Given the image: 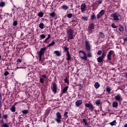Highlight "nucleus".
<instances>
[{
    "label": "nucleus",
    "instance_id": "obj_29",
    "mask_svg": "<svg viewBox=\"0 0 127 127\" xmlns=\"http://www.w3.org/2000/svg\"><path fill=\"white\" fill-rule=\"evenodd\" d=\"M110 125H111V126H116L117 125V122L116 121V120H114L113 122H111L110 123Z\"/></svg>",
    "mask_w": 127,
    "mask_h": 127
},
{
    "label": "nucleus",
    "instance_id": "obj_7",
    "mask_svg": "<svg viewBox=\"0 0 127 127\" xmlns=\"http://www.w3.org/2000/svg\"><path fill=\"white\" fill-rule=\"evenodd\" d=\"M105 57H106V54H105V52H103V53L102 54L101 56L97 58V61L98 63H102V62H103V60H104Z\"/></svg>",
    "mask_w": 127,
    "mask_h": 127
},
{
    "label": "nucleus",
    "instance_id": "obj_62",
    "mask_svg": "<svg viewBox=\"0 0 127 127\" xmlns=\"http://www.w3.org/2000/svg\"><path fill=\"white\" fill-rule=\"evenodd\" d=\"M20 68H22V67H17V68L16 69H20Z\"/></svg>",
    "mask_w": 127,
    "mask_h": 127
},
{
    "label": "nucleus",
    "instance_id": "obj_47",
    "mask_svg": "<svg viewBox=\"0 0 127 127\" xmlns=\"http://www.w3.org/2000/svg\"><path fill=\"white\" fill-rule=\"evenodd\" d=\"M49 40V39H48V38H46L45 41H44V43H47V44H48L49 42H47V41Z\"/></svg>",
    "mask_w": 127,
    "mask_h": 127
},
{
    "label": "nucleus",
    "instance_id": "obj_48",
    "mask_svg": "<svg viewBox=\"0 0 127 127\" xmlns=\"http://www.w3.org/2000/svg\"><path fill=\"white\" fill-rule=\"evenodd\" d=\"M21 62H22V61L20 59H18L17 60V63H18V64H19L21 63Z\"/></svg>",
    "mask_w": 127,
    "mask_h": 127
},
{
    "label": "nucleus",
    "instance_id": "obj_57",
    "mask_svg": "<svg viewBox=\"0 0 127 127\" xmlns=\"http://www.w3.org/2000/svg\"><path fill=\"white\" fill-rule=\"evenodd\" d=\"M1 124H3V120L2 119V120L0 121Z\"/></svg>",
    "mask_w": 127,
    "mask_h": 127
},
{
    "label": "nucleus",
    "instance_id": "obj_46",
    "mask_svg": "<svg viewBox=\"0 0 127 127\" xmlns=\"http://www.w3.org/2000/svg\"><path fill=\"white\" fill-rule=\"evenodd\" d=\"M13 26H16V25H17V21H14L13 23Z\"/></svg>",
    "mask_w": 127,
    "mask_h": 127
},
{
    "label": "nucleus",
    "instance_id": "obj_8",
    "mask_svg": "<svg viewBox=\"0 0 127 127\" xmlns=\"http://www.w3.org/2000/svg\"><path fill=\"white\" fill-rule=\"evenodd\" d=\"M57 84H56V83H54L53 84V88H52V91L53 92V93H54L55 94H56V93H57Z\"/></svg>",
    "mask_w": 127,
    "mask_h": 127
},
{
    "label": "nucleus",
    "instance_id": "obj_31",
    "mask_svg": "<svg viewBox=\"0 0 127 127\" xmlns=\"http://www.w3.org/2000/svg\"><path fill=\"white\" fill-rule=\"evenodd\" d=\"M68 90V86H65L64 89H63V93L64 94L65 92H66Z\"/></svg>",
    "mask_w": 127,
    "mask_h": 127
},
{
    "label": "nucleus",
    "instance_id": "obj_6",
    "mask_svg": "<svg viewBox=\"0 0 127 127\" xmlns=\"http://www.w3.org/2000/svg\"><path fill=\"white\" fill-rule=\"evenodd\" d=\"M47 50V48L44 47L41 48L40 51L39 52L38 56L39 57H42L43 55H44V53Z\"/></svg>",
    "mask_w": 127,
    "mask_h": 127
},
{
    "label": "nucleus",
    "instance_id": "obj_64",
    "mask_svg": "<svg viewBox=\"0 0 127 127\" xmlns=\"http://www.w3.org/2000/svg\"><path fill=\"white\" fill-rule=\"evenodd\" d=\"M87 127H91V126H87Z\"/></svg>",
    "mask_w": 127,
    "mask_h": 127
},
{
    "label": "nucleus",
    "instance_id": "obj_26",
    "mask_svg": "<svg viewBox=\"0 0 127 127\" xmlns=\"http://www.w3.org/2000/svg\"><path fill=\"white\" fill-rule=\"evenodd\" d=\"M118 102H114L113 103V108H118Z\"/></svg>",
    "mask_w": 127,
    "mask_h": 127
},
{
    "label": "nucleus",
    "instance_id": "obj_1",
    "mask_svg": "<svg viewBox=\"0 0 127 127\" xmlns=\"http://www.w3.org/2000/svg\"><path fill=\"white\" fill-rule=\"evenodd\" d=\"M85 49L87 52V57L92 58V54H91V45L89 41L85 40Z\"/></svg>",
    "mask_w": 127,
    "mask_h": 127
},
{
    "label": "nucleus",
    "instance_id": "obj_53",
    "mask_svg": "<svg viewBox=\"0 0 127 127\" xmlns=\"http://www.w3.org/2000/svg\"><path fill=\"white\" fill-rule=\"evenodd\" d=\"M2 98H1V93H0V102H1Z\"/></svg>",
    "mask_w": 127,
    "mask_h": 127
},
{
    "label": "nucleus",
    "instance_id": "obj_22",
    "mask_svg": "<svg viewBox=\"0 0 127 127\" xmlns=\"http://www.w3.org/2000/svg\"><path fill=\"white\" fill-rule=\"evenodd\" d=\"M62 8H63V9H64V10H67V9L69 8V7L66 5H63Z\"/></svg>",
    "mask_w": 127,
    "mask_h": 127
},
{
    "label": "nucleus",
    "instance_id": "obj_52",
    "mask_svg": "<svg viewBox=\"0 0 127 127\" xmlns=\"http://www.w3.org/2000/svg\"><path fill=\"white\" fill-rule=\"evenodd\" d=\"M42 77L43 78H44V79H46L47 78V77L46 76V75L45 74L42 75Z\"/></svg>",
    "mask_w": 127,
    "mask_h": 127
},
{
    "label": "nucleus",
    "instance_id": "obj_16",
    "mask_svg": "<svg viewBox=\"0 0 127 127\" xmlns=\"http://www.w3.org/2000/svg\"><path fill=\"white\" fill-rule=\"evenodd\" d=\"M21 112L22 113L23 115H24V116H26V115H27V114H29V110H24L22 111Z\"/></svg>",
    "mask_w": 127,
    "mask_h": 127
},
{
    "label": "nucleus",
    "instance_id": "obj_28",
    "mask_svg": "<svg viewBox=\"0 0 127 127\" xmlns=\"http://www.w3.org/2000/svg\"><path fill=\"white\" fill-rule=\"evenodd\" d=\"M95 104L96 106H100V105H101V100H96L95 102Z\"/></svg>",
    "mask_w": 127,
    "mask_h": 127
},
{
    "label": "nucleus",
    "instance_id": "obj_40",
    "mask_svg": "<svg viewBox=\"0 0 127 127\" xmlns=\"http://www.w3.org/2000/svg\"><path fill=\"white\" fill-rule=\"evenodd\" d=\"M82 121L84 122L85 126H88V123H87V120L85 119H82Z\"/></svg>",
    "mask_w": 127,
    "mask_h": 127
},
{
    "label": "nucleus",
    "instance_id": "obj_63",
    "mask_svg": "<svg viewBox=\"0 0 127 127\" xmlns=\"http://www.w3.org/2000/svg\"><path fill=\"white\" fill-rule=\"evenodd\" d=\"M0 60H1V56H0Z\"/></svg>",
    "mask_w": 127,
    "mask_h": 127
},
{
    "label": "nucleus",
    "instance_id": "obj_11",
    "mask_svg": "<svg viewBox=\"0 0 127 127\" xmlns=\"http://www.w3.org/2000/svg\"><path fill=\"white\" fill-rule=\"evenodd\" d=\"M104 14H105V10L102 9L98 13L97 18H98V19H100V17H101V16H103Z\"/></svg>",
    "mask_w": 127,
    "mask_h": 127
},
{
    "label": "nucleus",
    "instance_id": "obj_49",
    "mask_svg": "<svg viewBox=\"0 0 127 127\" xmlns=\"http://www.w3.org/2000/svg\"><path fill=\"white\" fill-rule=\"evenodd\" d=\"M101 54H102V51H99L97 53V55H98V56H100Z\"/></svg>",
    "mask_w": 127,
    "mask_h": 127
},
{
    "label": "nucleus",
    "instance_id": "obj_33",
    "mask_svg": "<svg viewBox=\"0 0 127 127\" xmlns=\"http://www.w3.org/2000/svg\"><path fill=\"white\" fill-rule=\"evenodd\" d=\"M7 118H8V116L7 115H4L3 114V116L2 119H3L4 120H5V121H6V119H7Z\"/></svg>",
    "mask_w": 127,
    "mask_h": 127
},
{
    "label": "nucleus",
    "instance_id": "obj_35",
    "mask_svg": "<svg viewBox=\"0 0 127 127\" xmlns=\"http://www.w3.org/2000/svg\"><path fill=\"white\" fill-rule=\"evenodd\" d=\"M44 13L42 12H40L38 14V16H39L40 17H43V15H44Z\"/></svg>",
    "mask_w": 127,
    "mask_h": 127
},
{
    "label": "nucleus",
    "instance_id": "obj_20",
    "mask_svg": "<svg viewBox=\"0 0 127 127\" xmlns=\"http://www.w3.org/2000/svg\"><path fill=\"white\" fill-rule=\"evenodd\" d=\"M64 50L65 53H66V54L69 53V48H68L66 46H64Z\"/></svg>",
    "mask_w": 127,
    "mask_h": 127
},
{
    "label": "nucleus",
    "instance_id": "obj_41",
    "mask_svg": "<svg viewBox=\"0 0 127 127\" xmlns=\"http://www.w3.org/2000/svg\"><path fill=\"white\" fill-rule=\"evenodd\" d=\"M2 127H9V126L7 125L6 123L3 124L2 126Z\"/></svg>",
    "mask_w": 127,
    "mask_h": 127
},
{
    "label": "nucleus",
    "instance_id": "obj_24",
    "mask_svg": "<svg viewBox=\"0 0 127 127\" xmlns=\"http://www.w3.org/2000/svg\"><path fill=\"white\" fill-rule=\"evenodd\" d=\"M91 20H94L95 19H96V15H95L94 13H92V14L91 16L90 17Z\"/></svg>",
    "mask_w": 127,
    "mask_h": 127
},
{
    "label": "nucleus",
    "instance_id": "obj_45",
    "mask_svg": "<svg viewBox=\"0 0 127 127\" xmlns=\"http://www.w3.org/2000/svg\"><path fill=\"white\" fill-rule=\"evenodd\" d=\"M111 27H112V28H117V26H116V24H115V23L112 24Z\"/></svg>",
    "mask_w": 127,
    "mask_h": 127
},
{
    "label": "nucleus",
    "instance_id": "obj_43",
    "mask_svg": "<svg viewBox=\"0 0 127 127\" xmlns=\"http://www.w3.org/2000/svg\"><path fill=\"white\" fill-rule=\"evenodd\" d=\"M40 83H41V84H43V83H44V79L41 77L40 78Z\"/></svg>",
    "mask_w": 127,
    "mask_h": 127
},
{
    "label": "nucleus",
    "instance_id": "obj_36",
    "mask_svg": "<svg viewBox=\"0 0 127 127\" xmlns=\"http://www.w3.org/2000/svg\"><path fill=\"white\" fill-rule=\"evenodd\" d=\"M10 110L11 111V112H12V113H14V112H15V107L12 106V107H11Z\"/></svg>",
    "mask_w": 127,
    "mask_h": 127
},
{
    "label": "nucleus",
    "instance_id": "obj_30",
    "mask_svg": "<svg viewBox=\"0 0 127 127\" xmlns=\"http://www.w3.org/2000/svg\"><path fill=\"white\" fill-rule=\"evenodd\" d=\"M54 44H55V42L53 41L51 43L47 45V47H51V46H53Z\"/></svg>",
    "mask_w": 127,
    "mask_h": 127
},
{
    "label": "nucleus",
    "instance_id": "obj_50",
    "mask_svg": "<svg viewBox=\"0 0 127 127\" xmlns=\"http://www.w3.org/2000/svg\"><path fill=\"white\" fill-rule=\"evenodd\" d=\"M9 73L8 72V71H5L4 73V75L5 76H7V75H9Z\"/></svg>",
    "mask_w": 127,
    "mask_h": 127
},
{
    "label": "nucleus",
    "instance_id": "obj_59",
    "mask_svg": "<svg viewBox=\"0 0 127 127\" xmlns=\"http://www.w3.org/2000/svg\"><path fill=\"white\" fill-rule=\"evenodd\" d=\"M125 77H126V78H127V72L126 73Z\"/></svg>",
    "mask_w": 127,
    "mask_h": 127
},
{
    "label": "nucleus",
    "instance_id": "obj_14",
    "mask_svg": "<svg viewBox=\"0 0 127 127\" xmlns=\"http://www.w3.org/2000/svg\"><path fill=\"white\" fill-rule=\"evenodd\" d=\"M82 103H83V102H82L81 100H77L75 102V106H76V107H80V106H81V105H82Z\"/></svg>",
    "mask_w": 127,
    "mask_h": 127
},
{
    "label": "nucleus",
    "instance_id": "obj_58",
    "mask_svg": "<svg viewBox=\"0 0 127 127\" xmlns=\"http://www.w3.org/2000/svg\"><path fill=\"white\" fill-rule=\"evenodd\" d=\"M0 108H1V101H0Z\"/></svg>",
    "mask_w": 127,
    "mask_h": 127
},
{
    "label": "nucleus",
    "instance_id": "obj_10",
    "mask_svg": "<svg viewBox=\"0 0 127 127\" xmlns=\"http://www.w3.org/2000/svg\"><path fill=\"white\" fill-rule=\"evenodd\" d=\"M114 51H110L109 52V53L107 55V58H108V60H109L110 61H111V60H112L111 56H112V55H113V54H114Z\"/></svg>",
    "mask_w": 127,
    "mask_h": 127
},
{
    "label": "nucleus",
    "instance_id": "obj_44",
    "mask_svg": "<svg viewBox=\"0 0 127 127\" xmlns=\"http://www.w3.org/2000/svg\"><path fill=\"white\" fill-rule=\"evenodd\" d=\"M40 38H42V39H44L45 38L46 36L44 34H42L40 36Z\"/></svg>",
    "mask_w": 127,
    "mask_h": 127
},
{
    "label": "nucleus",
    "instance_id": "obj_5",
    "mask_svg": "<svg viewBox=\"0 0 127 127\" xmlns=\"http://www.w3.org/2000/svg\"><path fill=\"white\" fill-rule=\"evenodd\" d=\"M85 106L86 107V108H88L89 111H91V112H93L95 109V107H94V105H93V104L91 103H86Z\"/></svg>",
    "mask_w": 127,
    "mask_h": 127
},
{
    "label": "nucleus",
    "instance_id": "obj_23",
    "mask_svg": "<svg viewBox=\"0 0 127 127\" xmlns=\"http://www.w3.org/2000/svg\"><path fill=\"white\" fill-rule=\"evenodd\" d=\"M119 30L121 32L124 31V26H123V25L122 24L119 25Z\"/></svg>",
    "mask_w": 127,
    "mask_h": 127
},
{
    "label": "nucleus",
    "instance_id": "obj_25",
    "mask_svg": "<svg viewBox=\"0 0 127 127\" xmlns=\"http://www.w3.org/2000/svg\"><path fill=\"white\" fill-rule=\"evenodd\" d=\"M39 27L41 29H43V28H44V24H43V23H40L39 25Z\"/></svg>",
    "mask_w": 127,
    "mask_h": 127
},
{
    "label": "nucleus",
    "instance_id": "obj_37",
    "mask_svg": "<svg viewBox=\"0 0 127 127\" xmlns=\"http://www.w3.org/2000/svg\"><path fill=\"white\" fill-rule=\"evenodd\" d=\"M99 35H100V37H101V38H104V37H105V34H104V33H103V32H100Z\"/></svg>",
    "mask_w": 127,
    "mask_h": 127
},
{
    "label": "nucleus",
    "instance_id": "obj_27",
    "mask_svg": "<svg viewBox=\"0 0 127 127\" xmlns=\"http://www.w3.org/2000/svg\"><path fill=\"white\" fill-rule=\"evenodd\" d=\"M106 90L108 93H110L111 91H112V88L109 86H107L106 88Z\"/></svg>",
    "mask_w": 127,
    "mask_h": 127
},
{
    "label": "nucleus",
    "instance_id": "obj_38",
    "mask_svg": "<svg viewBox=\"0 0 127 127\" xmlns=\"http://www.w3.org/2000/svg\"><path fill=\"white\" fill-rule=\"evenodd\" d=\"M73 14L72 13H68L67 14V17L68 18H71Z\"/></svg>",
    "mask_w": 127,
    "mask_h": 127
},
{
    "label": "nucleus",
    "instance_id": "obj_55",
    "mask_svg": "<svg viewBox=\"0 0 127 127\" xmlns=\"http://www.w3.org/2000/svg\"><path fill=\"white\" fill-rule=\"evenodd\" d=\"M42 58V57H39V61H42V59H41Z\"/></svg>",
    "mask_w": 127,
    "mask_h": 127
},
{
    "label": "nucleus",
    "instance_id": "obj_56",
    "mask_svg": "<svg viewBox=\"0 0 127 127\" xmlns=\"http://www.w3.org/2000/svg\"><path fill=\"white\" fill-rule=\"evenodd\" d=\"M51 37V36H50V34H49V35H48L47 38H48V39H49Z\"/></svg>",
    "mask_w": 127,
    "mask_h": 127
},
{
    "label": "nucleus",
    "instance_id": "obj_13",
    "mask_svg": "<svg viewBox=\"0 0 127 127\" xmlns=\"http://www.w3.org/2000/svg\"><path fill=\"white\" fill-rule=\"evenodd\" d=\"M81 10L82 12L86 10V4L85 3H82L81 5Z\"/></svg>",
    "mask_w": 127,
    "mask_h": 127
},
{
    "label": "nucleus",
    "instance_id": "obj_12",
    "mask_svg": "<svg viewBox=\"0 0 127 127\" xmlns=\"http://www.w3.org/2000/svg\"><path fill=\"white\" fill-rule=\"evenodd\" d=\"M92 29H95V24H94L93 23H91L89 24L88 26V30L89 32L91 31V30H92Z\"/></svg>",
    "mask_w": 127,
    "mask_h": 127
},
{
    "label": "nucleus",
    "instance_id": "obj_19",
    "mask_svg": "<svg viewBox=\"0 0 127 127\" xmlns=\"http://www.w3.org/2000/svg\"><path fill=\"white\" fill-rule=\"evenodd\" d=\"M50 16H51V18H53L54 17H55L56 16V13H55V12H53L52 13H50L49 14Z\"/></svg>",
    "mask_w": 127,
    "mask_h": 127
},
{
    "label": "nucleus",
    "instance_id": "obj_42",
    "mask_svg": "<svg viewBox=\"0 0 127 127\" xmlns=\"http://www.w3.org/2000/svg\"><path fill=\"white\" fill-rule=\"evenodd\" d=\"M68 115V112H65L64 113V117L66 119H67V118L68 117V115Z\"/></svg>",
    "mask_w": 127,
    "mask_h": 127
},
{
    "label": "nucleus",
    "instance_id": "obj_4",
    "mask_svg": "<svg viewBox=\"0 0 127 127\" xmlns=\"http://www.w3.org/2000/svg\"><path fill=\"white\" fill-rule=\"evenodd\" d=\"M110 16L111 17H113L114 18V20L118 21V20H120L119 16H121V15H118V12H115L114 13L111 14Z\"/></svg>",
    "mask_w": 127,
    "mask_h": 127
},
{
    "label": "nucleus",
    "instance_id": "obj_17",
    "mask_svg": "<svg viewBox=\"0 0 127 127\" xmlns=\"http://www.w3.org/2000/svg\"><path fill=\"white\" fill-rule=\"evenodd\" d=\"M66 56H67V61H70V60H71V55H70V53L66 54Z\"/></svg>",
    "mask_w": 127,
    "mask_h": 127
},
{
    "label": "nucleus",
    "instance_id": "obj_34",
    "mask_svg": "<svg viewBox=\"0 0 127 127\" xmlns=\"http://www.w3.org/2000/svg\"><path fill=\"white\" fill-rule=\"evenodd\" d=\"M4 5H5V3L3 1H1L0 3V6L1 7H3V6H4Z\"/></svg>",
    "mask_w": 127,
    "mask_h": 127
},
{
    "label": "nucleus",
    "instance_id": "obj_9",
    "mask_svg": "<svg viewBox=\"0 0 127 127\" xmlns=\"http://www.w3.org/2000/svg\"><path fill=\"white\" fill-rule=\"evenodd\" d=\"M79 52L80 53H82V54L83 55V57H81V58L83 59V60H85V61H87L88 59H87V55L86 54V53L83 51H80Z\"/></svg>",
    "mask_w": 127,
    "mask_h": 127
},
{
    "label": "nucleus",
    "instance_id": "obj_2",
    "mask_svg": "<svg viewBox=\"0 0 127 127\" xmlns=\"http://www.w3.org/2000/svg\"><path fill=\"white\" fill-rule=\"evenodd\" d=\"M66 33L67 34V41H69V40H70L71 39H73L74 38L73 37V35L74 34V30L72 29H69L67 32Z\"/></svg>",
    "mask_w": 127,
    "mask_h": 127
},
{
    "label": "nucleus",
    "instance_id": "obj_39",
    "mask_svg": "<svg viewBox=\"0 0 127 127\" xmlns=\"http://www.w3.org/2000/svg\"><path fill=\"white\" fill-rule=\"evenodd\" d=\"M64 82L67 83V84H69V81H68V76H66L65 78L64 79Z\"/></svg>",
    "mask_w": 127,
    "mask_h": 127
},
{
    "label": "nucleus",
    "instance_id": "obj_15",
    "mask_svg": "<svg viewBox=\"0 0 127 127\" xmlns=\"http://www.w3.org/2000/svg\"><path fill=\"white\" fill-rule=\"evenodd\" d=\"M115 99L116 100V101H119L120 102V101H121L122 99V97L120 94H118L115 96Z\"/></svg>",
    "mask_w": 127,
    "mask_h": 127
},
{
    "label": "nucleus",
    "instance_id": "obj_54",
    "mask_svg": "<svg viewBox=\"0 0 127 127\" xmlns=\"http://www.w3.org/2000/svg\"><path fill=\"white\" fill-rule=\"evenodd\" d=\"M123 40H124V42H126V41H127V38H124Z\"/></svg>",
    "mask_w": 127,
    "mask_h": 127
},
{
    "label": "nucleus",
    "instance_id": "obj_32",
    "mask_svg": "<svg viewBox=\"0 0 127 127\" xmlns=\"http://www.w3.org/2000/svg\"><path fill=\"white\" fill-rule=\"evenodd\" d=\"M81 19H82L84 21H88V17H87L86 16L81 17Z\"/></svg>",
    "mask_w": 127,
    "mask_h": 127
},
{
    "label": "nucleus",
    "instance_id": "obj_61",
    "mask_svg": "<svg viewBox=\"0 0 127 127\" xmlns=\"http://www.w3.org/2000/svg\"><path fill=\"white\" fill-rule=\"evenodd\" d=\"M0 119H1V114L0 113Z\"/></svg>",
    "mask_w": 127,
    "mask_h": 127
},
{
    "label": "nucleus",
    "instance_id": "obj_21",
    "mask_svg": "<svg viewBox=\"0 0 127 127\" xmlns=\"http://www.w3.org/2000/svg\"><path fill=\"white\" fill-rule=\"evenodd\" d=\"M94 87L95 89H99V88L100 87V84L99 83V82H96L94 84Z\"/></svg>",
    "mask_w": 127,
    "mask_h": 127
},
{
    "label": "nucleus",
    "instance_id": "obj_60",
    "mask_svg": "<svg viewBox=\"0 0 127 127\" xmlns=\"http://www.w3.org/2000/svg\"><path fill=\"white\" fill-rule=\"evenodd\" d=\"M124 127H127V124H126L125 126Z\"/></svg>",
    "mask_w": 127,
    "mask_h": 127
},
{
    "label": "nucleus",
    "instance_id": "obj_18",
    "mask_svg": "<svg viewBox=\"0 0 127 127\" xmlns=\"http://www.w3.org/2000/svg\"><path fill=\"white\" fill-rule=\"evenodd\" d=\"M54 53L56 54L57 56L58 57L61 56V53L59 52V51H55Z\"/></svg>",
    "mask_w": 127,
    "mask_h": 127
},
{
    "label": "nucleus",
    "instance_id": "obj_3",
    "mask_svg": "<svg viewBox=\"0 0 127 127\" xmlns=\"http://www.w3.org/2000/svg\"><path fill=\"white\" fill-rule=\"evenodd\" d=\"M56 118L55 119V121L58 123V124H60L61 123V119H62V116L60 112H57L56 114Z\"/></svg>",
    "mask_w": 127,
    "mask_h": 127
},
{
    "label": "nucleus",
    "instance_id": "obj_51",
    "mask_svg": "<svg viewBox=\"0 0 127 127\" xmlns=\"http://www.w3.org/2000/svg\"><path fill=\"white\" fill-rule=\"evenodd\" d=\"M102 2H103V1L101 0H98V4H101V3H102Z\"/></svg>",
    "mask_w": 127,
    "mask_h": 127
}]
</instances>
